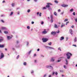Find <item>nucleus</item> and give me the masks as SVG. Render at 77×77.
I'll use <instances>...</instances> for the list:
<instances>
[{"label":"nucleus","instance_id":"nucleus-20","mask_svg":"<svg viewBox=\"0 0 77 77\" xmlns=\"http://www.w3.org/2000/svg\"><path fill=\"white\" fill-rule=\"evenodd\" d=\"M32 18L33 20H36V17L35 16H32Z\"/></svg>","mask_w":77,"mask_h":77},{"label":"nucleus","instance_id":"nucleus-6","mask_svg":"<svg viewBox=\"0 0 77 77\" xmlns=\"http://www.w3.org/2000/svg\"><path fill=\"white\" fill-rule=\"evenodd\" d=\"M4 57V54L3 53H1V56H0V59H2Z\"/></svg>","mask_w":77,"mask_h":77},{"label":"nucleus","instance_id":"nucleus-30","mask_svg":"<svg viewBox=\"0 0 77 77\" xmlns=\"http://www.w3.org/2000/svg\"><path fill=\"white\" fill-rule=\"evenodd\" d=\"M74 11V9H73L72 8L70 10V12H73V11Z\"/></svg>","mask_w":77,"mask_h":77},{"label":"nucleus","instance_id":"nucleus-31","mask_svg":"<svg viewBox=\"0 0 77 77\" xmlns=\"http://www.w3.org/2000/svg\"><path fill=\"white\" fill-rule=\"evenodd\" d=\"M48 10L49 11H51L52 10V8H51L49 7V8H48Z\"/></svg>","mask_w":77,"mask_h":77},{"label":"nucleus","instance_id":"nucleus-59","mask_svg":"<svg viewBox=\"0 0 77 77\" xmlns=\"http://www.w3.org/2000/svg\"><path fill=\"white\" fill-rule=\"evenodd\" d=\"M14 3H13V4H12V6L13 7H14Z\"/></svg>","mask_w":77,"mask_h":77},{"label":"nucleus","instance_id":"nucleus-54","mask_svg":"<svg viewBox=\"0 0 77 77\" xmlns=\"http://www.w3.org/2000/svg\"><path fill=\"white\" fill-rule=\"evenodd\" d=\"M60 60H58L57 61V62H60Z\"/></svg>","mask_w":77,"mask_h":77},{"label":"nucleus","instance_id":"nucleus-4","mask_svg":"<svg viewBox=\"0 0 77 77\" xmlns=\"http://www.w3.org/2000/svg\"><path fill=\"white\" fill-rule=\"evenodd\" d=\"M47 5H46V8H50V6L49 5H52L50 3H47Z\"/></svg>","mask_w":77,"mask_h":77},{"label":"nucleus","instance_id":"nucleus-21","mask_svg":"<svg viewBox=\"0 0 77 77\" xmlns=\"http://www.w3.org/2000/svg\"><path fill=\"white\" fill-rule=\"evenodd\" d=\"M32 50H30V51H29L27 53V54H30Z\"/></svg>","mask_w":77,"mask_h":77},{"label":"nucleus","instance_id":"nucleus-22","mask_svg":"<svg viewBox=\"0 0 77 77\" xmlns=\"http://www.w3.org/2000/svg\"><path fill=\"white\" fill-rule=\"evenodd\" d=\"M23 65L24 66H26V65H27V63L26 62H24L23 63Z\"/></svg>","mask_w":77,"mask_h":77},{"label":"nucleus","instance_id":"nucleus-15","mask_svg":"<svg viewBox=\"0 0 77 77\" xmlns=\"http://www.w3.org/2000/svg\"><path fill=\"white\" fill-rule=\"evenodd\" d=\"M47 33V32L46 31H43L42 32V33L43 34H46Z\"/></svg>","mask_w":77,"mask_h":77},{"label":"nucleus","instance_id":"nucleus-26","mask_svg":"<svg viewBox=\"0 0 77 77\" xmlns=\"http://www.w3.org/2000/svg\"><path fill=\"white\" fill-rule=\"evenodd\" d=\"M74 41L75 42L76 41H77V38L75 37L74 39Z\"/></svg>","mask_w":77,"mask_h":77},{"label":"nucleus","instance_id":"nucleus-43","mask_svg":"<svg viewBox=\"0 0 77 77\" xmlns=\"http://www.w3.org/2000/svg\"><path fill=\"white\" fill-rule=\"evenodd\" d=\"M19 57H20V55H18L17 57V59H18L19 58Z\"/></svg>","mask_w":77,"mask_h":77},{"label":"nucleus","instance_id":"nucleus-16","mask_svg":"<svg viewBox=\"0 0 77 77\" xmlns=\"http://www.w3.org/2000/svg\"><path fill=\"white\" fill-rule=\"evenodd\" d=\"M5 47V46H4V45H1L0 44V48H4Z\"/></svg>","mask_w":77,"mask_h":77},{"label":"nucleus","instance_id":"nucleus-34","mask_svg":"<svg viewBox=\"0 0 77 77\" xmlns=\"http://www.w3.org/2000/svg\"><path fill=\"white\" fill-rule=\"evenodd\" d=\"M54 2H55V3L57 4L58 3V1H57V0L54 1Z\"/></svg>","mask_w":77,"mask_h":77},{"label":"nucleus","instance_id":"nucleus-36","mask_svg":"<svg viewBox=\"0 0 77 77\" xmlns=\"http://www.w3.org/2000/svg\"><path fill=\"white\" fill-rule=\"evenodd\" d=\"M47 9V8L46 7H44L42 8L43 10H44V9Z\"/></svg>","mask_w":77,"mask_h":77},{"label":"nucleus","instance_id":"nucleus-12","mask_svg":"<svg viewBox=\"0 0 77 77\" xmlns=\"http://www.w3.org/2000/svg\"><path fill=\"white\" fill-rule=\"evenodd\" d=\"M1 29L2 30H6L7 28L6 27H1Z\"/></svg>","mask_w":77,"mask_h":77},{"label":"nucleus","instance_id":"nucleus-18","mask_svg":"<svg viewBox=\"0 0 77 77\" xmlns=\"http://www.w3.org/2000/svg\"><path fill=\"white\" fill-rule=\"evenodd\" d=\"M69 32L71 35H72V29H70L69 30Z\"/></svg>","mask_w":77,"mask_h":77},{"label":"nucleus","instance_id":"nucleus-39","mask_svg":"<svg viewBox=\"0 0 77 77\" xmlns=\"http://www.w3.org/2000/svg\"><path fill=\"white\" fill-rule=\"evenodd\" d=\"M60 32V31H59V30H58L56 32V33H59Z\"/></svg>","mask_w":77,"mask_h":77},{"label":"nucleus","instance_id":"nucleus-61","mask_svg":"<svg viewBox=\"0 0 77 77\" xmlns=\"http://www.w3.org/2000/svg\"><path fill=\"white\" fill-rule=\"evenodd\" d=\"M1 21L2 22V23H5V22H4V21H3V20H1Z\"/></svg>","mask_w":77,"mask_h":77},{"label":"nucleus","instance_id":"nucleus-55","mask_svg":"<svg viewBox=\"0 0 77 77\" xmlns=\"http://www.w3.org/2000/svg\"><path fill=\"white\" fill-rule=\"evenodd\" d=\"M31 74H33V72H34L33 71V70H32V71L31 72Z\"/></svg>","mask_w":77,"mask_h":77},{"label":"nucleus","instance_id":"nucleus-8","mask_svg":"<svg viewBox=\"0 0 77 77\" xmlns=\"http://www.w3.org/2000/svg\"><path fill=\"white\" fill-rule=\"evenodd\" d=\"M4 38H3L2 37H0V42H2L3 41Z\"/></svg>","mask_w":77,"mask_h":77},{"label":"nucleus","instance_id":"nucleus-11","mask_svg":"<svg viewBox=\"0 0 77 77\" xmlns=\"http://www.w3.org/2000/svg\"><path fill=\"white\" fill-rule=\"evenodd\" d=\"M12 38V37H11V36H7V38L8 40H9V39H11V38Z\"/></svg>","mask_w":77,"mask_h":77},{"label":"nucleus","instance_id":"nucleus-41","mask_svg":"<svg viewBox=\"0 0 77 77\" xmlns=\"http://www.w3.org/2000/svg\"><path fill=\"white\" fill-rule=\"evenodd\" d=\"M51 44H52L51 42L50 43H48V45H51Z\"/></svg>","mask_w":77,"mask_h":77},{"label":"nucleus","instance_id":"nucleus-40","mask_svg":"<svg viewBox=\"0 0 77 77\" xmlns=\"http://www.w3.org/2000/svg\"><path fill=\"white\" fill-rule=\"evenodd\" d=\"M27 28L28 29H30V26H27Z\"/></svg>","mask_w":77,"mask_h":77},{"label":"nucleus","instance_id":"nucleus-63","mask_svg":"<svg viewBox=\"0 0 77 77\" xmlns=\"http://www.w3.org/2000/svg\"><path fill=\"white\" fill-rule=\"evenodd\" d=\"M34 2H37V1H38V0H34Z\"/></svg>","mask_w":77,"mask_h":77},{"label":"nucleus","instance_id":"nucleus-25","mask_svg":"<svg viewBox=\"0 0 77 77\" xmlns=\"http://www.w3.org/2000/svg\"><path fill=\"white\" fill-rule=\"evenodd\" d=\"M54 27L55 28H58L57 25H56V24H55V26Z\"/></svg>","mask_w":77,"mask_h":77},{"label":"nucleus","instance_id":"nucleus-58","mask_svg":"<svg viewBox=\"0 0 77 77\" xmlns=\"http://www.w3.org/2000/svg\"><path fill=\"white\" fill-rule=\"evenodd\" d=\"M41 24H44V22L42 21L41 22Z\"/></svg>","mask_w":77,"mask_h":77},{"label":"nucleus","instance_id":"nucleus-48","mask_svg":"<svg viewBox=\"0 0 77 77\" xmlns=\"http://www.w3.org/2000/svg\"><path fill=\"white\" fill-rule=\"evenodd\" d=\"M39 12H38L37 13V15H39Z\"/></svg>","mask_w":77,"mask_h":77},{"label":"nucleus","instance_id":"nucleus-19","mask_svg":"<svg viewBox=\"0 0 77 77\" xmlns=\"http://www.w3.org/2000/svg\"><path fill=\"white\" fill-rule=\"evenodd\" d=\"M65 26V24H64V23H62L61 26V27H64Z\"/></svg>","mask_w":77,"mask_h":77},{"label":"nucleus","instance_id":"nucleus-9","mask_svg":"<svg viewBox=\"0 0 77 77\" xmlns=\"http://www.w3.org/2000/svg\"><path fill=\"white\" fill-rule=\"evenodd\" d=\"M47 68H51V69H53V67L51 66H46Z\"/></svg>","mask_w":77,"mask_h":77},{"label":"nucleus","instance_id":"nucleus-46","mask_svg":"<svg viewBox=\"0 0 77 77\" xmlns=\"http://www.w3.org/2000/svg\"><path fill=\"white\" fill-rule=\"evenodd\" d=\"M60 72H63V70H60Z\"/></svg>","mask_w":77,"mask_h":77},{"label":"nucleus","instance_id":"nucleus-38","mask_svg":"<svg viewBox=\"0 0 77 77\" xmlns=\"http://www.w3.org/2000/svg\"><path fill=\"white\" fill-rule=\"evenodd\" d=\"M68 21V19H66L64 20V22H66V21Z\"/></svg>","mask_w":77,"mask_h":77},{"label":"nucleus","instance_id":"nucleus-14","mask_svg":"<svg viewBox=\"0 0 77 77\" xmlns=\"http://www.w3.org/2000/svg\"><path fill=\"white\" fill-rule=\"evenodd\" d=\"M54 74H55V75H57V74H58V73H57V72H56L55 73L54 72H53L52 73V75H54Z\"/></svg>","mask_w":77,"mask_h":77},{"label":"nucleus","instance_id":"nucleus-44","mask_svg":"<svg viewBox=\"0 0 77 77\" xmlns=\"http://www.w3.org/2000/svg\"><path fill=\"white\" fill-rule=\"evenodd\" d=\"M64 14V12L63 11L60 13V15H63Z\"/></svg>","mask_w":77,"mask_h":77},{"label":"nucleus","instance_id":"nucleus-62","mask_svg":"<svg viewBox=\"0 0 77 77\" xmlns=\"http://www.w3.org/2000/svg\"><path fill=\"white\" fill-rule=\"evenodd\" d=\"M61 11V10H60V9H59L58 10V12H60Z\"/></svg>","mask_w":77,"mask_h":77},{"label":"nucleus","instance_id":"nucleus-2","mask_svg":"<svg viewBox=\"0 0 77 77\" xmlns=\"http://www.w3.org/2000/svg\"><path fill=\"white\" fill-rule=\"evenodd\" d=\"M42 40L43 42H46L48 40V39L47 38H42Z\"/></svg>","mask_w":77,"mask_h":77},{"label":"nucleus","instance_id":"nucleus-49","mask_svg":"<svg viewBox=\"0 0 77 77\" xmlns=\"http://www.w3.org/2000/svg\"><path fill=\"white\" fill-rule=\"evenodd\" d=\"M41 14H42V13H40L39 14V16L40 17H41Z\"/></svg>","mask_w":77,"mask_h":77},{"label":"nucleus","instance_id":"nucleus-45","mask_svg":"<svg viewBox=\"0 0 77 77\" xmlns=\"http://www.w3.org/2000/svg\"><path fill=\"white\" fill-rule=\"evenodd\" d=\"M64 68L65 69H66L67 68L66 67V66H65V65L64 66Z\"/></svg>","mask_w":77,"mask_h":77},{"label":"nucleus","instance_id":"nucleus-56","mask_svg":"<svg viewBox=\"0 0 77 77\" xmlns=\"http://www.w3.org/2000/svg\"><path fill=\"white\" fill-rule=\"evenodd\" d=\"M41 57H44V56L42 55H41Z\"/></svg>","mask_w":77,"mask_h":77},{"label":"nucleus","instance_id":"nucleus-47","mask_svg":"<svg viewBox=\"0 0 77 77\" xmlns=\"http://www.w3.org/2000/svg\"><path fill=\"white\" fill-rule=\"evenodd\" d=\"M69 23V21H67V22H66V25H67V24L68 23Z\"/></svg>","mask_w":77,"mask_h":77},{"label":"nucleus","instance_id":"nucleus-52","mask_svg":"<svg viewBox=\"0 0 77 77\" xmlns=\"http://www.w3.org/2000/svg\"><path fill=\"white\" fill-rule=\"evenodd\" d=\"M4 16H5V15L2 14V15H1V17H4Z\"/></svg>","mask_w":77,"mask_h":77},{"label":"nucleus","instance_id":"nucleus-51","mask_svg":"<svg viewBox=\"0 0 77 77\" xmlns=\"http://www.w3.org/2000/svg\"><path fill=\"white\" fill-rule=\"evenodd\" d=\"M72 46H74L75 47H77V46L75 45H72Z\"/></svg>","mask_w":77,"mask_h":77},{"label":"nucleus","instance_id":"nucleus-7","mask_svg":"<svg viewBox=\"0 0 77 77\" xmlns=\"http://www.w3.org/2000/svg\"><path fill=\"white\" fill-rule=\"evenodd\" d=\"M54 60H55V58L53 57H52L51 58V62H54Z\"/></svg>","mask_w":77,"mask_h":77},{"label":"nucleus","instance_id":"nucleus-24","mask_svg":"<svg viewBox=\"0 0 77 77\" xmlns=\"http://www.w3.org/2000/svg\"><path fill=\"white\" fill-rule=\"evenodd\" d=\"M13 14H14V12H11V13L10 14V16H11V15H12Z\"/></svg>","mask_w":77,"mask_h":77},{"label":"nucleus","instance_id":"nucleus-5","mask_svg":"<svg viewBox=\"0 0 77 77\" xmlns=\"http://www.w3.org/2000/svg\"><path fill=\"white\" fill-rule=\"evenodd\" d=\"M51 35H53V36H54L56 35V32L54 31H52L51 32Z\"/></svg>","mask_w":77,"mask_h":77},{"label":"nucleus","instance_id":"nucleus-64","mask_svg":"<svg viewBox=\"0 0 77 77\" xmlns=\"http://www.w3.org/2000/svg\"><path fill=\"white\" fill-rule=\"evenodd\" d=\"M48 77H51V75H49Z\"/></svg>","mask_w":77,"mask_h":77},{"label":"nucleus","instance_id":"nucleus-17","mask_svg":"<svg viewBox=\"0 0 77 77\" xmlns=\"http://www.w3.org/2000/svg\"><path fill=\"white\" fill-rule=\"evenodd\" d=\"M16 48H19L20 47V45L18 44H16L15 45Z\"/></svg>","mask_w":77,"mask_h":77},{"label":"nucleus","instance_id":"nucleus-35","mask_svg":"<svg viewBox=\"0 0 77 77\" xmlns=\"http://www.w3.org/2000/svg\"><path fill=\"white\" fill-rule=\"evenodd\" d=\"M54 14L55 16H57V13L55 12H54Z\"/></svg>","mask_w":77,"mask_h":77},{"label":"nucleus","instance_id":"nucleus-1","mask_svg":"<svg viewBox=\"0 0 77 77\" xmlns=\"http://www.w3.org/2000/svg\"><path fill=\"white\" fill-rule=\"evenodd\" d=\"M66 55L67 56V58L65 59V61L66 62V65H68V60H69V59H70L71 56H72V54L69 52H67V53L66 54Z\"/></svg>","mask_w":77,"mask_h":77},{"label":"nucleus","instance_id":"nucleus-23","mask_svg":"<svg viewBox=\"0 0 77 77\" xmlns=\"http://www.w3.org/2000/svg\"><path fill=\"white\" fill-rule=\"evenodd\" d=\"M16 43V44H18L19 43H20V41L18 40L17 41Z\"/></svg>","mask_w":77,"mask_h":77},{"label":"nucleus","instance_id":"nucleus-37","mask_svg":"<svg viewBox=\"0 0 77 77\" xmlns=\"http://www.w3.org/2000/svg\"><path fill=\"white\" fill-rule=\"evenodd\" d=\"M26 46H28V45H29V42H26Z\"/></svg>","mask_w":77,"mask_h":77},{"label":"nucleus","instance_id":"nucleus-33","mask_svg":"<svg viewBox=\"0 0 77 77\" xmlns=\"http://www.w3.org/2000/svg\"><path fill=\"white\" fill-rule=\"evenodd\" d=\"M53 19H51V23H53Z\"/></svg>","mask_w":77,"mask_h":77},{"label":"nucleus","instance_id":"nucleus-27","mask_svg":"<svg viewBox=\"0 0 77 77\" xmlns=\"http://www.w3.org/2000/svg\"><path fill=\"white\" fill-rule=\"evenodd\" d=\"M4 33H5V34H8V32L7 31H5L4 32Z\"/></svg>","mask_w":77,"mask_h":77},{"label":"nucleus","instance_id":"nucleus-13","mask_svg":"<svg viewBox=\"0 0 77 77\" xmlns=\"http://www.w3.org/2000/svg\"><path fill=\"white\" fill-rule=\"evenodd\" d=\"M64 37L63 36L61 37L60 39V41H62V40H63V39H64Z\"/></svg>","mask_w":77,"mask_h":77},{"label":"nucleus","instance_id":"nucleus-28","mask_svg":"<svg viewBox=\"0 0 77 77\" xmlns=\"http://www.w3.org/2000/svg\"><path fill=\"white\" fill-rule=\"evenodd\" d=\"M30 12V9H28L27 11V12L28 13H29Z\"/></svg>","mask_w":77,"mask_h":77},{"label":"nucleus","instance_id":"nucleus-50","mask_svg":"<svg viewBox=\"0 0 77 77\" xmlns=\"http://www.w3.org/2000/svg\"><path fill=\"white\" fill-rule=\"evenodd\" d=\"M73 15H75V12H74L73 13Z\"/></svg>","mask_w":77,"mask_h":77},{"label":"nucleus","instance_id":"nucleus-57","mask_svg":"<svg viewBox=\"0 0 77 77\" xmlns=\"http://www.w3.org/2000/svg\"><path fill=\"white\" fill-rule=\"evenodd\" d=\"M75 21H76L77 23V18H76V19H75Z\"/></svg>","mask_w":77,"mask_h":77},{"label":"nucleus","instance_id":"nucleus-60","mask_svg":"<svg viewBox=\"0 0 77 77\" xmlns=\"http://www.w3.org/2000/svg\"><path fill=\"white\" fill-rule=\"evenodd\" d=\"M31 24H34V22L32 21L31 22Z\"/></svg>","mask_w":77,"mask_h":77},{"label":"nucleus","instance_id":"nucleus-53","mask_svg":"<svg viewBox=\"0 0 77 77\" xmlns=\"http://www.w3.org/2000/svg\"><path fill=\"white\" fill-rule=\"evenodd\" d=\"M17 15H20V11H18L17 14Z\"/></svg>","mask_w":77,"mask_h":77},{"label":"nucleus","instance_id":"nucleus-10","mask_svg":"<svg viewBox=\"0 0 77 77\" xmlns=\"http://www.w3.org/2000/svg\"><path fill=\"white\" fill-rule=\"evenodd\" d=\"M61 6H62V7H68V5H66L65 4H63L61 5Z\"/></svg>","mask_w":77,"mask_h":77},{"label":"nucleus","instance_id":"nucleus-3","mask_svg":"<svg viewBox=\"0 0 77 77\" xmlns=\"http://www.w3.org/2000/svg\"><path fill=\"white\" fill-rule=\"evenodd\" d=\"M45 48H48L49 50H55V48H53V47H51L49 46H45Z\"/></svg>","mask_w":77,"mask_h":77},{"label":"nucleus","instance_id":"nucleus-42","mask_svg":"<svg viewBox=\"0 0 77 77\" xmlns=\"http://www.w3.org/2000/svg\"><path fill=\"white\" fill-rule=\"evenodd\" d=\"M58 50H60V51H62V50H61V49H60V48H58Z\"/></svg>","mask_w":77,"mask_h":77},{"label":"nucleus","instance_id":"nucleus-32","mask_svg":"<svg viewBox=\"0 0 77 77\" xmlns=\"http://www.w3.org/2000/svg\"><path fill=\"white\" fill-rule=\"evenodd\" d=\"M37 62H38L37 60H34V63H37Z\"/></svg>","mask_w":77,"mask_h":77},{"label":"nucleus","instance_id":"nucleus-29","mask_svg":"<svg viewBox=\"0 0 77 77\" xmlns=\"http://www.w3.org/2000/svg\"><path fill=\"white\" fill-rule=\"evenodd\" d=\"M51 19H53V15H51Z\"/></svg>","mask_w":77,"mask_h":77}]
</instances>
